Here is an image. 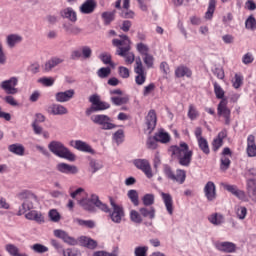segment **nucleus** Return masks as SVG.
Listing matches in <instances>:
<instances>
[{
	"instance_id": "obj_53",
	"label": "nucleus",
	"mask_w": 256,
	"mask_h": 256,
	"mask_svg": "<svg viewBox=\"0 0 256 256\" xmlns=\"http://www.w3.org/2000/svg\"><path fill=\"white\" fill-rule=\"evenodd\" d=\"M142 202L145 207H152L155 203V196L153 194H146L142 197Z\"/></svg>"
},
{
	"instance_id": "obj_59",
	"label": "nucleus",
	"mask_w": 256,
	"mask_h": 256,
	"mask_svg": "<svg viewBox=\"0 0 256 256\" xmlns=\"http://www.w3.org/2000/svg\"><path fill=\"white\" fill-rule=\"evenodd\" d=\"M149 246H138L134 249V256H147Z\"/></svg>"
},
{
	"instance_id": "obj_30",
	"label": "nucleus",
	"mask_w": 256,
	"mask_h": 256,
	"mask_svg": "<svg viewBox=\"0 0 256 256\" xmlns=\"http://www.w3.org/2000/svg\"><path fill=\"white\" fill-rule=\"evenodd\" d=\"M247 155L248 157H256L255 136L253 134L247 138Z\"/></svg>"
},
{
	"instance_id": "obj_55",
	"label": "nucleus",
	"mask_w": 256,
	"mask_h": 256,
	"mask_svg": "<svg viewBox=\"0 0 256 256\" xmlns=\"http://www.w3.org/2000/svg\"><path fill=\"white\" fill-rule=\"evenodd\" d=\"M136 51H138V53H140V55L144 57L145 55L149 54V46L145 43L140 42L136 45Z\"/></svg>"
},
{
	"instance_id": "obj_52",
	"label": "nucleus",
	"mask_w": 256,
	"mask_h": 256,
	"mask_svg": "<svg viewBox=\"0 0 256 256\" xmlns=\"http://www.w3.org/2000/svg\"><path fill=\"white\" fill-rule=\"evenodd\" d=\"M30 249H32L34 253H40V254L47 253V251H49V248L47 246L39 243L32 245Z\"/></svg>"
},
{
	"instance_id": "obj_64",
	"label": "nucleus",
	"mask_w": 256,
	"mask_h": 256,
	"mask_svg": "<svg viewBox=\"0 0 256 256\" xmlns=\"http://www.w3.org/2000/svg\"><path fill=\"white\" fill-rule=\"evenodd\" d=\"M118 73L122 79H129L130 77V72L127 67L125 66H120L118 67Z\"/></svg>"
},
{
	"instance_id": "obj_37",
	"label": "nucleus",
	"mask_w": 256,
	"mask_h": 256,
	"mask_svg": "<svg viewBox=\"0 0 256 256\" xmlns=\"http://www.w3.org/2000/svg\"><path fill=\"white\" fill-rule=\"evenodd\" d=\"M78 241L82 247H87V249H95L97 247V241L87 236H81Z\"/></svg>"
},
{
	"instance_id": "obj_11",
	"label": "nucleus",
	"mask_w": 256,
	"mask_h": 256,
	"mask_svg": "<svg viewBox=\"0 0 256 256\" xmlns=\"http://www.w3.org/2000/svg\"><path fill=\"white\" fill-rule=\"evenodd\" d=\"M116 55L124 57L126 65H133L135 63V53L131 52V46L117 48Z\"/></svg>"
},
{
	"instance_id": "obj_49",
	"label": "nucleus",
	"mask_w": 256,
	"mask_h": 256,
	"mask_svg": "<svg viewBox=\"0 0 256 256\" xmlns=\"http://www.w3.org/2000/svg\"><path fill=\"white\" fill-rule=\"evenodd\" d=\"M142 59L147 69H153V65L155 63V57H153V55L148 53L144 55Z\"/></svg>"
},
{
	"instance_id": "obj_51",
	"label": "nucleus",
	"mask_w": 256,
	"mask_h": 256,
	"mask_svg": "<svg viewBox=\"0 0 256 256\" xmlns=\"http://www.w3.org/2000/svg\"><path fill=\"white\" fill-rule=\"evenodd\" d=\"M214 85V93L216 95V99H222L225 97V90L219 85L217 82H213Z\"/></svg>"
},
{
	"instance_id": "obj_13",
	"label": "nucleus",
	"mask_w": 256,
	"mask_h": 256,
	"mask_svg": "<svg viewBox=\"0 0 256 256\" xmlns=\"http://www.w3.org/2000/svg\"><path fill=\"white\" fill-rule=\"evenodd\" d=\"M229 157H233V152L231 151V148L225 147L220 158L221 171H227V169L231 167V159Z\"/></svg>"
},
{
	"instance_id": "obj_24",
	"label": "nucleus",
	"mask_w": 256,
	"mask_h": 256,
	"mask_svg": "<svg viewBox=\"0 0 256 256\" xmlns=\"http://www.w3.org/2000/svg\"><path fill=\"white\" fill-rule=\"evenodd\" d=\"M162 197V201L166 207V211L168 215H173L174 207H173V196L169 193L160 192Z\"/></svg>"
},
{
	"instance_id": "obj_10",
	"label": "nucleus",
	"mask_w": 256,
	"mask_h": 256,
	"mask_svg": "<svg viewBox=\"0 0 256 256\" xmlns=\"http://www.w3.org/2000/svg\"><path fill=\"white\" fill-rule=\"evenodd\" d=\"M133 165L136 169H139L141 172L146 175L148 179L153 178V170L151 169V164L147 159H135Z\"/></svg>"
},
{
	"instance_id": "obj_39",
	"label": "nucleus",
	"mask_w": 256,
	"mask_h": 256,
	"mask_svg": "<svg viewBox=\"0 0 256 256\" xmlns=\"http://www.w3.org/2000/svg\"><path fill=\"white\" fill-rule=\"evenodd\" d=\"M215 7H217V1L209 0L208 8L204 16L207 21H211V19H213V14L215 13Z\"/></svg>"
},
{
	"instance_id": "obj_6",
	"label": "nucleus",
	"mask_w": 256,
	"mask_h": 256,
	"mask_svg": "<svg viewBox=\"0 0 256 256\" xmlns=\"http://www.w3.org/2000/svg\"><path fill=\"white\" fill-rule=\"evenodd\" d=\"M110 205L112 207V211L110 210V212H108L109 217L112 223L119 225L122 223L123 219H125V210L121 206L117 205L113 198H110Z\"/></svg>"
},
{
	"instance_id": "obj_18",
	"label": "nucleus",
	"mask_w": 256,
	"mask_h": 256,
	"mask_svg": "<svg viewBox=\"0 0 256 256\" xmlns=\"http://www.w3.org/2000/svg\"><path fill=\"white\" fill-rule=\"evenodd\" d=\"M224 189L229 193H232V195L237 197V199H240V201H247V195L245 194V191L240 190L236 185L226 184L224 185Z\"/></svg>"
},
{
	"instance_id": "obj_46",
	"label": "nucleus",
	"mask_w": 256,
	"mask_h": 256,
	"mask_svg": "<svg viewBox=\"0 0 256 256\" xmlns=\"http://www.w3.org/2000/svg\"><path fill=\"white\" fill-rule=\"evenodd\" d=\"M74 223H77L80 225V227H87L88 229H94L95 227V222L93 220H83L76 218L74 219Z\"/></svg>"
},
{
	"instance_id": "obj_26",
	"label": "nucleus",
	"mask_w": 256,
	"mask_h": 256,
	"mask_svg": "<svg viewBox=\"0 0 256 256\" xmlns=\"http://www.w3.org/2000/svg\"><path fill=\"white\" fill-rule=\"evenodd\" d=\"M129 7H131V0H123V6L120 12V16L123 19H133L135 17V12L130 10Z\"/></svg>"
},
{
	"instance_id": "obj_3",
	"label": "nucleus",
	"mask_w": 256,
	"mask_h": 256,
	"mask_svg": "<svg viewBox=\"0 0 256 256\" xmlns=\"http://www.w3.org/2000/svg\"><path fill=\"white\" fill-rule=\"evenodd\" d=\"M48 149L56 157L60 159H66L67 161H75L76 156L73 154L69 148L61 141L53 140L48 144Z\"/></svg>"
},
{
	"instance_id": "obj_17",
	"label": "nucleus",
	"mask_w": 256,
	"mask_h": 256,
	"mask_svg": "<svg viewBox=\"0 0 256 256\" xmlns=\"http://www.w3.org/2000/svg\"><path fill=\"white\" fill-rule=\"evenodd\" d=\"M70 145L74 147V149H77V151H82V153H95V150L91 148V145H89L87 142H84L83 140H75L71 141Z\"/></svg>"
},
{
	"instance_id": "obj_7",
	"label": "nucleus",
	"mask_w": 256,
	"mask_h": 256,
	"mask_svg": "<svg viewBox=\"0 0 256 256\" xmlns=\"http://www.w3.org/2000/svg\"><path fill=\"white\" fill-rule=\"evenodd\" d=\"M17 85H19V78L15 76L0 83V87L3 91H5L6 95H17L19 93Z\"/></svg>"
},
{
	"instance_id": "obj_44",
	"label": "nucleus",
	"mask_w": 256,
	"mask_h": 256,
	"mask_svg": "<svg viewBox=\"0 0 256 256\" xmlns=\"http://www.w3.org/2000/svg\"><path fill=\"white\" fill-rule=\"evenodd\" d=\"M127 197L133 203L134 207H139V192L137 190H129Z\"/></svg>"
},
{
	"instance_id": "obj_32",
	"label": "nucleus",
	"mask_w": 256,
	"mask_h": 256,
	"mask_svg": "<svg viewBox=\"0 0 256 256\" xmlns=\"http://www.w3.org/2000/svg\"><path fill=\"white\" fill-rule=\"evenodd\" d=\"M139 213L142 217H145L146 219H155V207L153 206H144L139 209Z\"/></svg>"
},
{
	"instance_id": "obj_16",
	"label": "nucleus",
	"mask_w": 256,
	"mask_h": 256,
	"mask_svg": "<svg viewBox=\"0 0 256 256\" xmlns=\"http://www.w3.org/2000/svg\"><path fill=\"white\" fill-rule=\"evenodd\" d=\"M78 204L88 213H97V208H95V203H93V195H91V198L84 197L79 199Z\"/></svg>"
},
{
	"instance_id": "obj_22",
	"label": "nucleus",
	"mask_w": 256,
	"mask_h": 256,
	"mask_svg": "<svg viewBox=\"0 0 256 256\" xmlns=\"http://www.w3.org/2000/svg\"><path fill=\"white\" fill-rule=\"evenodd\" d=\"M47 113H49V115H67L69 110L61 104L53 103L48 106Z\"/></svg>"
},
{
	"instance_id": "obj_63",
	"label": "nucleus",
	"mask_w": 256,
	"mask_h": 256,
	"mask_svg": "<svg viewBox=\"0 0 256 256\" xmlns=\"http://www.w3.org/2000/svg\"><path fill=\"white\" fill-rule=\"evenodd\" d=\"M82 57L84 59H91V55H93V50H91V47L89 46H83L81 48Z\"/></svg>"
},
{
	"instance_id": "obj_23",
	"label": "nucleus",
	"mask_w": 256,
	"mask_h": 256,
	"mask_svg": "<svg viewBox=\"0 0 256 256\" xmlns=\"http://www.w3.org/2000/svg\"><path fill=\"white\" fill-rule=\"evenodd\" d=\"M64 62V57L54 56L45 63L44 69L47 73H49V71H53L55 67H59V65H61Z\"/></svg>"
},
{
	"instance_id": "obj_15",
	"label": "nucleus",
	"mask_w": 256,
	"mask_h": 256,
	"mask_svg": "<svg viewBox=\"0 0 256 256\" xmlns=\"http://www.w3.org/2000/svg\"><path fill=\"white\" fill-rule=\"evenodd\" d=\"M145 124L147 127L148 133H153L155 127H157V113L155 110H150L145 117Z\"/></svg>"
},
{
	"instance_id": "obj_29",
	"label": "nucleus",
	"mask_w": 256,
	"mask_h": 256,
	"mask_svg": "<svg viewBox=\"0 0 256 256\" xmlns=\"http://www.w3.org/2000/svg\"><path fill=\"white\" fill-rule=\"evenodd\" d=\"M119 39H113L112 40V45L114 47H117V49H119V47H131V39H129V36L122 34L119 36Z\"/></svg>"
},
{
	"instance_id": "obj_36",
	"label": "nucleus",
	"mask_w": 256,
	"mask_h": 256,
	"mask_svg": "<svg viewBox=\"0 0 256 256\" xmlns=\"http://www.w3.org/2000/svg\"><path fill=\"white\" fill-rule=\"evenodd\" d=\"M21 41H23V37L19 34H10L6 38V43L10 49H13V47L21 43Z\"/></svg>"
},
{
	"instance_id": "obj_56",
	"label": "nucleus",
	"mask_w": 256,
	"mask_h": 256,
	"mask_svg": "<svg viewBox=\"0 0 256 256\" xmlns=\"http://www.w3.org/2000/svg\"><path fill=\"white\" fill-rule=\"evenodd\" d=\"M113 139L115 140L117 145H121L123 139H125V132L123 131V129H119L118 131H116L113 134Z\"/></svg>"
},
{
	"instance_id": "obj_9",
	"label": "nucleus",
	"mask_w": 256,
	"mask_h": 256,
	"mask_svg": "<svg viewBox=\"0 0 256 256\" xmlns=\"http://www.w3.org/2000/svg\"><path fill=\"white\" fill-rule=\"evenodd\" d=\"M218 117H223L225 125H231V109L227 107V100L222 99L217 106Z\"/></svg>"
},
{
	"instance_id": "obj_33",
	"label": "nucleus",
	"mask_w": 256,
	"mask_h": 256,
	"mask_svg": "<svg viewBox=\"0 0 256 256\" xmlns=\"http://www.w3.org/2000/svg\"><path fill=\"white\" fill-rule=\"evenodd\" d=\"M8 151L13 153V155H18V157H23L25 155V146L20 143L11 144L8 146Z\"/></svg>"
},
{
	"instance_id": "obj_19",
	"label": "nucleus",
	"mask_w": 256,
	"mask_h": 256,
	"mask_svg": "<svg viewBox=\"0 0 256 256\" xmlns=\"http://www.w3.org/2000/svg\"><path fill=\"white\" fill-rule=\"evenodd\" d=\"M204 195L208 201H215L217 199V188L215 183L209 181L204 187Z\"/></svg>"
},
{
	"instance_id": "obj_47",
	"label": "nucleus",
	"mask_w": 256,
	"mask_h": 256,
	"mask_svg": "<svg viewBox=\"0 0 256 256\" xmlns=\"http://www.w3.org/2000/svg\"><path fill=\"white\" fill-rule=\"evenodd\" d=\"M48 217L52 223H59L61 221V214L57 209H51L48 212Z\"/></svg>"
},
{
	"instance_id": "obj_42",
	"label": "nucleus",
	"mask_w": 256,
	"mask_h": 256,
	"mask_svg": "<svg viewBox=\"0 0 256 256\" xmlns=\"http://www.w3.org/2000/svg\"><path fill=\"white\" fill-rule=\"evenodd\" d=\"M110 100H111V103H113V105H116V107H120V105H125L129 103V95H125L122 97L112 96Z\"/></svg>"
},
{
	"instance_id": "obj_48",
	"label": "nucleus",
	"mask_w": 256,
	"mask_h": 256,
	"mask_svg": "<svg viewBox=\"0 0 256 256\" xmlns=\"http://www.w3.org/2000/svg\"><path fill=\"white\" fill-rule=\"evenodd\" d=\"M89 166L92 169V173H97L100 169H103V162L101 160H90Z\"/></svg>"
},
{
	"instance_id": "obj_54",
	"label": "nucleus",
	"mask_w": 256,
	"mask_h": 256,
	"mask_svg": "<svg viewBox=\"0 0 256 256\" xmlns=\"http://www.w3.org/2000/svg\"><path fill=\"white\" fill-rule=\"evenodd\" d=\"M155 137L159 143H169V141H171L169 133L166 132H159L158 134H155Z\"/></svg>"
},
{
	"instance_id": "obj_41",
	"label": "nucleus",
	"mask_w": 256,
	"mask_h": 256,
	"mask_svg": "<svg viewBox=\"0 0 256 256\" xmlns=\"http://www.w3.org/2000/svg\"><path fill=\"white\" fill-rule=\"evenodd\" d=\"M175 75L176 77L178 78H181V77H191L192 75V72L189 68H187V66H178L175 70Z\"/></svg>"
},
{
	"instance_id": "obj_4",
	"label": "nucleus",
	"mask_w": 256,
	"mask_h": 256,
	"mask_svg": "<svg viewBox=\"0 0 256 256\" xmlns=\"http://www.w3.org/2000/svg\"><path fill=\"white\" fill-rule=\"evenodd\" d=\"M91 121H93L95 125H99L104 131H111V129L117 127V125L113 124L111 117L105 114L93 115L91 116Z\"/></svg>"
},
{
	"instance_id": "obj_20",
	"label": "nucleus",
	"mask_w": 256,
	"mask_h": 256,
	"mask_svg": "<svg viewBox=\"0 0 256 256\" xmlns=\"http://www.w3.org/2000/svg\"><path fill=\"white\" fill-rule=\"evenodd\" d=\"M215 248L222 253H235L237 245L233 242H216Z\"/></svg>"
},
{
	"instance_id": "obj_58",
	"label": "nucleus",
	"mask_w": 256,
	"mask_h": 256,
	"mask_svg": "<svg viewBox=\"0 0 256 256\" xmlns=\"http://www.w3.org/2000/svg\"><path fill=\"white\" fill-rule=\"evenodd\" d=\"M188 117L191 119V121H195L197 117H199V111H197V108L193 104L189 105L188 109Z\"/></svg>"
},
{
	"instance_id": "obj_2",
	"label": "nucleus",
	"mask_w": 256,
	"mask_h": 256,
	"mask_svg": "<svg viewBox=\"0 0 256 256\" xmlns=\"http://www.w3.org/2000/svg\"><path fill=\"white\" fill-rule=\"evenodd\" d=\"M172 157H177L179 165L182 167H189L193 159V151L189 150V145L181 142L179 146H172L169 149Z\"/></svg>"
},
{
	"instance_id": "obj_27",
	"label": "nucleus",
	"mask_w": 256,
	"mask_h": 256,
	"mask_svg": "<svg viewBox=\"0 0 256 256\" xmlns=\"http://www.w3.org/2000/svg\"><path fill=\"white\" fill-rule=\"evenodd\" d=\"M92 201L95 209H99L103 213H111V209L106 203H103L97 194H92Z\"/></svg>"
},
{
	"instance_id": "obj_5",
	"label": "nucleus",
	"mask_w": 256,
	"mask_h": 256,
	"mask_svg": "<svg viewBox=\"0 0 256 256\" xmlns=\"http://www.w3.org/2000/svg\"><path fill=\"white\" fill-rule=\"evenodd\" d=\"M164 174L170 181H173V183H178V185H183L185 183V180L187 179V172L183 169H177L176 173L173 172L171 167L165 166L164 168Z\"/></svg>"
},
{
	"instance_id": "obj_50",
	"label": "nucleus",
	"mask_w": 256,
	"mask_h": 256,
	"mask_svg": "<svg viewBox=\"0 0 256 256\" xmlns=\"http://www.w3.org/2000/svg\"><path fill=\"white\" fill-rule=\"evenodd\" d=\"M245 27L249 31H255L256 30V19L253 15H250L246 21H245Z\"/></svg>"
},
{
	"instance_id": "obj_45",
	"label": "nucleus",
	"mask_w": 256,
	"mask_h": 256,
	"mask_svg": "<svg viewBox=\"0 0 256 256\" xmlns=\"http://www.w3.org/2000/svg\"><path fill=\"white\" fill-rule=\"evenodd\" d=\"M130 221H132V223H136L137 225H141V223H143V217L141 213L137 212V210H131Z\"/></svg>"
},
{
	"instance_id": "obj_35",
	"label": "nucleus",
	"mask_w": 256,
	"mask_h": 256,
	"mask_svg": "<svg viewBox=\"0 0 256 256\" xmlns=\"http://www.w3.org/2000/svg\"><path fill=\"white\" fill-rule=\"evenodd\" d=\"M208 221L212 225L219 227V225H223V223H225V217L222 214L213 213L210 216H208Z\"/></svg>"
},
{
	"instance_id": "obj_25",
	"label": "nucleus",
	"mask_w": 256,
	"mask_h": 256,
	"mask_svg": "<svg viewBox=\"0 0 256 256\" xmlns=\"http://www.w3.org/2000/svg\"><path fill=\"white\" fill-rule=\"evenodd\" d=\"M96 7H97V2H95V0H86L80 6V13H82L83 15H91V13L95 11Z\"/></svg>"
},
{
	"instance_id": "obj_38",
	"label": "nucleus",
	"mask_w": 256,
	"mask_h": 256,
	"mask_svg": "<svg viewBox=\"0 0 256 256\" xmlns=\"http://www.w3.org/2000/svg\"><path fill=\"white\" fill-rule=\"evenodd\" d=\"M117 14L116 10L107 11L102 13V20L104 25H111L115 21V15Z\"/></svg>"
},
{
	"instance_id": "obj_60",
	"label": "nucleus",
	"mask_w": 256,
	"mask_h": 256,
	"mask_svg": "<svg viewBox=\"0 0 256 256\" xmlns=\"http://www.w3.org/2000/svg\"><path fill=\"white\" fill-rule=\"evenodd\" d=\"M87 195V193L85 192V189L83 188H78L76 189L74 192L70 193V196L72 197V199H79V197L85 198V196Z\"/></svg>"
},
{
	"instance_id": "obj_12",
	"label": "nucleus",
	"mask_w": 256,
	"mask_h": 256,
	"mask_svg": "<svg viewBox=\"0 0 256 256\" xmlns=\"http://www.w3.org/2000/svg\"><path fill=\"white\" fill-rule=\"evenodd\" d=\"M53 233H54V236L57 237V239H61L63 243H66V245H70V246L79 245V241L74 237L70 236L69 233H67L65 230L56 229L53 231Z\"/></svg>"
},
{
	"instance_id": "obj_21",
	"label": "nucleus",
	"mask_w": 256,
	"mask_h": 256,
	"mask_svg": "<svg viewBox=\"0 0 256 256\" xmlns=\"http://www.w3.org/2000/svg\"><path fill=\"white\" fill-rule=\"evenodd\" d=\"M75 97V90L69 89L64 92H58L55 94V99L57 103H67L68 101H71Z\"/></svg>"
},
{
	"instance_id": "obj_34",
	"label": "nucleus",
	"mask_w": 256,
	"mask_h": 256,
	"mask_svg": "<svg viewBox=\"0 0 256 256\" xmlns=\"http://www.w3.org/2000/svg\"><path fill=\"white\" fill-rule=\"evenodd\" d=\"M62 27L68 35L77 36V35H81V33H83V29H81L78 26H74L72 24H69V23H64Z\"/></svg>"
},
{
	"instance_id": "obj_40",
	"label": "nucleus",
	"mask_w": 256,
	"mask_h": 256,
	"mask_svg": "<svg viewBox=\"0 0 256 256\" xmlns=\"http://www.w3.org/2000/svg\"><path fill=\"white\" fill-rule=\"evenodd\" d=\"M5 249L10 256H29L27 253H20L19 248L15 244H7Z\"/></svg>"
},
{
	"instance_id": "obj_61",
	"label": "nucleus",
	"mask_w": 256,
	"mask_h": 256,
	"mask_svg": "<svg viewBox=\"0 0 256 256\" xmlns=\"http://www.w3.org/2000/svg\"><path fill=\"white\" fill-rule=\"evenodd\" d=\"M157 143H159V140H157V137L154 136V137H149L147 139L146 145L148 149L155 150L157 149Z\"/></svg>"
},
{
	"instance_id": "obj_62",
	"label": "nucleus",
	"mask_w": 256,
	"mask_h": 256,
	"mask_svg": "<svg viewBox=\"0 0 256 256\" xmlns=\"http://www.w3.org/2000/svg\"><path fill=\"white\" fill-rule=\"evenodd\" d=\"M96 111H106V109H111V104H109V102H105V101H99L98 104L95 106Z\"/></svg>"
},
{
	"instance_id": "obj_43",
	"label": "nucleus",
	"mask_w": 256,
	"mask_h": 256,
	"mask_svg": "<svg viewBox=\"0 0 256 256\" xmlns=\"http://www.w3.org/2000/svg\"><path fill=\"white\" fill-rule=\"evenodd\" d=\"M198 147L204 153V155H209L211 153V149L209 148V142L205 138H200L197 140Z\"/></svg>"
},
{
	"instance_id": "obj_14",
	"label": "nucleus",
	"mask_w": 256,
	"mask_h": 256,
	"mask_svg": "<svg viewBox=\"0 0 256 256\" xmlns=\"http://www.w3.org/2000/svg\"><path fill=\"white\" fill-rule=\"evenodd\" d=\"M56 171L63 173L64 175H77V173H79V168L75 165L60 162L56 165Z\"/></svg>"
},
{
	"instance_id": "obj_8",
	"label": "nucleus",
	"mask_w": 256,
	"mask_h": 256,
	"mask_svg": "<svg viewBox=\"0 0 256 256\" xmlns=\"http://www.w3.org/2000/svg\"><path fill=\"white\" fill-rule=\"evenodd\" d=\"M134 73H136V85H144L145 81H147V72H145V67L143 66V61H141V57H137L135 60Z\"/></svg>"
},
{
	"instance_id": "obj_1",
	"label": "nucleus",
	"mask_w": 256,
	"mask_h": 256,
	"mask_svg": "<svg viewBox=\"0 0 256 256\" xmlns=\"http://www.w3.org/2000/svg\"><path fill=\"white\" fill-rule=\"evenodd\" d=\"M20 201H23L22 205L19 207L18 216L25 215L26 219L29 221H36V223H45V217L41 212L33 209V203L37 202V196L29 191L24 190L17 194ZM27 211H29L27 213ZM26 213V214H25Z\"/></svg>"
},
{
	"instance_id": "obj_28",
	"label": "nucleus",
	"mask_w": 256,
	"mask_h": 256,
	"mask_svg": "<svg viewBox=\"0 0 256 256\" xmlns=\"http://www.w3.org/2000/svg\"><path fill=\"white\" fill-rule=\"evenodd\" d=\"M60 15L61 17H63V19H68L69 21H71V23H77V12H75V10H73V8L71 7L65 8L60 11Z\"/></svg>"
},
{
	"instance_id": "obj_31",
	"label": "nucleus",
	"mask_w": 256,
	"mask_h": 256,
	"mask_svg": "<svg viewBox=\"0 0 256 256\" xmlns=\"http://www.w3.org/2000/svg\"><path fill=\"white\" fill-rule=\"evenodd\" d=\"M247 194L252 201L256 202V180L248 179L246 183Z\"/></svg>"
},
{
	"instance_id": "obj_57",
	"label": "nucleus",
	"mask_w": 256,
	"mask_h": 256,
	"mask_svg": "<svg viewBox=\"0 0 256 256\" xmlns=\"http://www.w3.org/2000/svg\"><path fill=\"white\" fill-rule=\"evenodd\" d=\"M109 75H111V68L109 67H102L97 71V76L100 79H107Z\"/></svg>"
}]
</instances>
